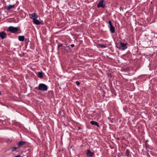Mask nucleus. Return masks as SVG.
Wrapping results in <instances>:
<instances>
[{
    "mask_svg": "<svg viewBox=\"0 0 157 157\" xmlns=\"http://www.w3.org/2000/svg\"><path fill=\"white\" fill-rule=\"evenodd\" d=\"M35 89L38 90H39L45 91L48 90V86L45 84L43 83H40L38 87L34 88Z\"/></svg>",
    "mask_w": 157,
    "mask_h": 157,
    "instance_id": "obj_1",
    "label": "nucleus"
},
{
    "mask_svg": "<svg viewBox=\"0 0 157 157\" xmlns=\"http://www.w3.org/2000/svg\"><path fill=\"white\" fill-rule=\"evenodd\" d=\"M18 30V28L17 27H14L12 26H9L8 27V31L10 32L11 33H15Z\"/></svg>",
    "mask_w": 157,
    "mask_h": 157,
    "instance_id": "obj_2",
    "label": "nucleus"
},
{
    "mask_svg": "<svg viewBox=\"0 0 157 157\" xmlns=\"http://www.w3.org/2000/svg\"><path fill=\"white\" fill-rule=\"evenodd\" d=\"M108 23L109 25V27L111 33H114L115 32V29L114 27L112 25L111 21H109Z\"/></svg>",
    "mask_w": 157,
    "mask_h": 157,
    "instance_id": "obj_3",
    "label": "nucleus"
},
{
    "mask_svg": "<svg viewBox=\"0 0 157 157\" xmlns=\"http://www.w3.org/2000/svg\"><path fill=\"white\" fill-rule=\"evenodd\" d=\"M104 0H101L97 5L98 8L102 7L104 8L105 6V4H104Z\"/></svg>",
    "mask_w": 157,
    "mask_h": 157,
    "instance_id": "obj_4",
    "label": "nucleus"
},
{
    "mask_svg": "<svg viewBox=\"0 0 157 157\" xmlns=\"http://www.w3.org/2000/svg\"><path fill=\"white\" fill-rule=\"evenodd\" d=\"M94 154V152L91 151H90V150L89 149H88L87 150V152L86 153V155L87 157H91Z\"/></svg>",
    "mask_w": 157,
    "mask_h": 157,
    "instance_id": "obj_5",
    "label": "nucleus"
},
{
    "mask_svg": "<svg viewBox=\"0 0 157 157\" xmlns=\"http://www.w3.org/2000/svg\"><path fill=\"white\" fill-rule=\"evenodd\" d=\"M15 6V5L14 4L13 5H10L8 6H4V8L5 9L7 10H9L10 9L13 8Z\"/></svg>",
    "mask_w": 157,
    "mask_h": 157,
    "instance_id": "obj_6",
    "label": "nucleus"
},
{
    "mask_svg": "<svg viewBox=\"0 0 157 157\" xmlns=\"http://www.w3.org/2000/svg\"><path fill=\"white\" fill-rule=\"evenodd\" d=\"M120 45L121 48H122V49L124 50L127 48V47L126 46L127 44L125 43H123L121 42H120Z\"/></svg>",
    "mask_w": 157,
    "mask_h": 157,
    "instance_id": "obj_7",
    "label": "nucleus"
},
{
    "mask_svg": "<svg viewBox=\"0 0 157 157\" xmlns=\"http://www.w3.org/2000/svg\"><path fill=\"white\" fill-rule=\"evenodd\" d=\"M29 16L32 19L33 18H37L38 17V15L35 13H33L32 14H29Z\"/></svg>",
    "mask_w": 157,
    "mask_h": 157,
    "instance_id": "obj_8",
    "label": "nucleus"
},
{
    "mask_svg": "<svg viewBox=\"0 0 157 157\" xmlns=\"http://www.w3.org/2000/svg\"><path fill=\"white\" fill-rule=\"evenodd\" d=\"M6 33L4 31H2L0 33V37L2 39H4L6 37Z\"/></svg>",
    "mask_w": 157,
    "mask_h": 157,
    "instance_id": "obj_9",
    "label": "nucleus"
},
{
    "mask_svg": "<svg viewBox=\"0 0 157 157\" xmlns=\"http://www.w3.org/2000/svg\"><path fill=\"white\" fill-rule=\"evenodd\" d=\"M36 19L35 18H33V21L34 24L36 25H40L41 24V22Z\"/></svg>",
    "mask_w": 157,
    "mask_h": 157,
    "instance_id": "obj_10",
    "label": "nucleus"
},
{
    "mask_svg": "<svg viewBox=\"0 0 157 157\" xmlns=\"http://www.w3.org/2000/svg\"><path fill=\"white\" fill-rule=\"evenodd\" d=\"M26 143V142L23 141L22 140L20 141L18 143L17 146L19 148L22 146H23L24 144Z\"/></svg>",
    "mask_w": 157,
    "mask_h": 157,
    "instance_id": "obj_11",
    "label": "nucleus"
},
{
    "mask_svg": "<svg viewBox=\"0 0 157 157\" xmlns=\"http://www.w3.org/2000/svg\"><path fill=\"white\" fill-rule=\"evenodd\" d=\"M90 123L91 124L93 125H95L98 127H99V124L98 122L94 121H90Z\"/></svg>",
    "mask_w": 157,
    "mask_h": 157,
    "instance_id": "obj_12",
    "label": "nucleus"
},
{
    "mask_svg": "<svg viewBox=\"0 0 157 157\" xmlns=\"http://www.w3.org/2000/svg\"><path fill=\"white\" fill-rule=\"evenodd\" d=\"M18 39L19 40L21 41H24L25 40V37L24 36H18Z\"/></svg>",
    "mask_w": 157,
    "mask_h": 157,
    "instance_id": "obj_13",
    "label": "nucleus"
},
{
    "mask_svg": "<svg viewBox=\"0 0 157 157\" xmlns=\"http://www.w3.org/2000/svg\"><path fill=\"white\" fill-rule=\"evenodd\" d=\"M38 77L40 78H42L43 77V74L42 72H39L38 73Z\"/></svg>",
    "mask_w": 157,
    "mask_h": 157,
    "instance_id": "obj_14",
    "label": "nucleus"
},
{
    "mask_svg": "<svg viewBox=\"0 0 157 157\" xmlns=\"http://www.w3.org/2000/svg\"><path fill=\"white\" fill-rule=\"evenodd\" d=\"M65 50L67 51V52H68L71 50V48L69 46H66L64 47Z\"/></svg>",
    "mask_w": 157,
    "mask_h": 157,
    "instance_id": "obj_15",
    "label": "nucleus"
},
{
    "mask_svg": "<svg viewBox=\"0 0 157 157\" xmlns=\"http://www.w3.org/2000/svg\"><path fill=\"white\" fill-rule=\"evenodd\" d=\"M19 148L18 147H13L10 148V149L12 151H13L17 150V149Z\"/></svg>",
    "mask_w": 157,
    "mask_h": 157,
    "instance_id": "obj_16",
    "label": "nucleus"
},
{
    "mask_svg": "<svg viewBox=\"0 0 157 157\" xmlns=\"http://www.w3.org/2000/svg\"><path fill=\"white\" fill-rule=\"evenodd\" d=\"M98 45L101 48H105L106 47V46L104 44H98Z\"/></svg>",
    "mask_w": 157,
    "mask_h": 157,
    "instance_id": "obj_17",
    "label": "nucleus"
},
{
    "mask_svg": "<svg viewBox=\"0 0 157 157\" xmlns=\"http://www.w3.org/2000/svg\"><path fill=\"white\" fill-rule=\"evenodd\" d=\"M129 151L128 149H127L126 152V155L127 156H128L129 155Z\"/></svg>",
    "mask_w": 157,
    "mask_h": 157,
    "instance_id": "obj_18",
    "label": "nucleus"
},
{
    "mask_svg": "<svg viewBox=\"0 0 157 157\" xmlns=\"http://www.w3.org/2000/svg\"><path fill=\"white\" fill-rule=\"evenodd\" d=\"M63 45L62 44H60L59 45H58V48H59L60 47L62 46Z\"/></svg>",
    "mask_w": 157,
    "mask_h": 157,
    "instance_id": "obj_19",
    "label": "nucleus"
},
{
    "mask_svg": "<svg viewBox=\"0 0 157 157\" xmlns=\"http://www.w3.org/2000/svg\"><path fill=\"white\" fill-rule=\"evenodd\" d=\"M76 85L78 86L80 84V82H79V81H77L76 82Z\"/></svg>",
    "mask_w": 157,
    "mask_h": 157,
    "instance_id": "obj_20",
    "label": "nucleus"
},
{
    "mask_svg": "<svg viewBox=\"0 0 157 157\" xmlns=\"http://www.w3.org/2000/svg\"><path fill=\"white\" fill-rule=\"evenodd\" d=\"M120 10H122V11H123V8L121 6L120 7Z\"/></svg>",
    "mask_w": 157,
    "mask_h": 157,
    "instance_id": "obj_21",
    "label": "nucleus"
},
{
    "mask_svg": "<svg viewBox=\"0 0 157 157\" xmlns=\"http://www.w3.org/2000/svg\"><path fill=\"white\" fill-rule=\"evenodd\" d=\"M21 157V155H17L16 156H15L14 157Z\"/></svg>",
    "mask_w": 157,
    "mask_h": 157,
    "instance_id": "obj_22",
    "label": "nucleus"
},
{
    "mask_svg": "<svg viewBox=\"0 0 157 157\" xmlns=\"http://www.w3.org/2000/svg\"><path fill=\"white\" fill-rule=\"evenodd\" d=\"M71 46L72 47H74L75 46V45L74 44H71Z\"/></svg>",
    "mask_w": 157,
    "mask_h": 157,
    "instance_id": "obj_23",
    "label": "nucleus"
},
{
    "mask_svg": "<svg viewBox=\"0 0 157 157\" xmlns=\"http://www.w3.org/2000/svg\"><path fill=\"white\" fill-rule=\"evenodd\" d=\"M145 148L146 150H147V145H146Z\"/></svg>",
    "mask_w": 157,
    "mask_h": 157,
    "instance_id": "obj_24",
    "label": "nucleus"
},
{
    "mask_svg": "<svg viewBox=\"0 0 157 157\" xmlns=\"http://www.w3.org/2000/svg\"><path fill=\"white\" fill-rule=\"evenodd\" d=\"M108 119L109 120H111V118H110V117H108Z\"/></svg>",
    "mask_w": 157,
    "mask_h": 157,
    "instance_id": "obj_25",
    "label": "nucleus"
},
{
    "mask_svg": "<svg viewBox=\"0 0 157 157\" xmlns=\"http://www.w3.org/2000/svg\"><path fill=\"white\" fill-rule=\"evenodd\" d=\"M147 150V154H148V155H149V154L148 153V150L147 149V150Z\"/></svg>",
    "mask_w": 157,
    "mask_h": 157,
    "instance_id": "obj_26",
    "label": "nucleus"
},
{
    "mask_svg": "<svg viewBox=\"0 0 157 157\" xmlns=\"http://www.w3.org/2000/svg\"><path fill=\"white\" fill-rule=\"evenodd\" d=\"M116 47H117V48H118L119 49H120L121 48V47H118L117 46V45H116Z\"/></svg>",
    "mask_w": 157,
    "mask_h": 157,
    "instance_id": "obj_27",
    "label": "nucleus"
},
{
    "mask_svg": "<svg viewBox=\"0 0 157 157\" xmlns=\"http://www.w3.org/2000/svg\"><path fill=\"white\" fill-rule=\"evenodd\" d=\"M0 95H1V93L0 92Z\"/></svg>",
    "mask_w": 157,
    "mask_h": 157,
    "instance_id": "obj_28",
    "label": "nucleus"
}]
</instances>
